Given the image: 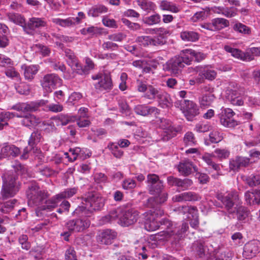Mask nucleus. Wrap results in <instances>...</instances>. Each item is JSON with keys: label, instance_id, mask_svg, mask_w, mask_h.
<instances>
[{"label": "nucleus", "instance_id": "c756f323", "mask_svg": "<svg viewBox=\"0 0 260 260\" xmlns=\"http://www.w3.org/2000/svg\"><path fill=\"white\" fill-rule=\"evenodd\" d=\"M20 153L19 149L13 145L7 144L1 149V158L9 156L16 157Z\"/></svg>", "mask_w": 260, "mask_h": 260}, {"label": "nucleus", "instance_id": "052dcab7", "mask_svg": "<svg viewBox=\"0 0 260 260\" xmlns=\"http://www.w3.org/2000/svg\"><path fill=\"white\" fill-rule=\"evenodd\" d=\"M57 126L61 124V125H67L70 121H72L71 119L68 115H59L57 117L53 118Z\"/></svg>", "mask_w": 260, "mask_h": 260}, {"label": "nucleus", "instance_id": "f3484780", "mask_svg": "<svg viewBox=\"0 0 260 260\" xmlns=\"http://www.w3.org/2000/svg\"><path fill=\"white\" fill-rule=\"evenodd\" d=\"M147 183L149 192L151 194L158 193L160 189H164L163 182L160 180L158 175L150 174L147 175Z\"/></svg>", "mask_w": 260, "mask_h": 260}, {"label": "nucleus", "instance_id": "dca6fc26", "mask_svg": "<svg viewBox=\"0 0 260 260\" xmlns=\"http://www.w3.org/2000/svg\"><path fill=\"white\" fill-rule=\"evenodd\" d=\"M47 22L44 18L32 17L28 19L24 27V31L29 35H33L36 28L46 26Z\"/></svg>", "mask_w": 260, "mask_h": 260}, {"label": "nucleus", "instance_id": "0e129e2a", "mask_svg": "<svg viewBox=\"0 0 260 260\" xmlns=\"http://www.w3.org/2000/svg\"><path fill=\"white\" fill-rule=\"evenodd\" d=\"M122 186L124 189H132L136 187V183L133 179L128 178L122 181Z\"/></svg>", "mask_w": 260, "mask_h": 260}, {"label": "nucleus", "instance_id": "20e7f679", "mask_svg": "<svg viewBox=\"0 0 260 260\" xmlns=\"http://www.w3.org/2000/svg\"><path fill=\"white\" fill-rule=\"evenodd\" d=\"M12 109L21 111L22 113L17 114L16 117L21 118V124L26 127L31 128L41 124V119L34 115L29 113H25V112L35 111L36 108L30 104L26 103H18L14 105Z\"/></svg>", "mask_w": 260, "mask_h": 260}, {"label": "nucleus", "instance_id": "3c124183", "mask_svg": "<svg viewBox=\"0 0 260 260\" xmlns=\"http://www.w3.org/2000/svg\"><path fill=\"white\" fill-rule=\"evenodd\" d=\"M53 119L41 122V126L43 127V129L47 133H50L56 129V124Z\"/></svg>", "mask_w": 260, "mask_h": 260}, {"label": "nucleus", "instance_id": "603ef678", "mask_svg": "<svg viewBox=\"0 0 260 260\" xmlns=\"http://www.w3.org/2000/svg\"><path fill=\"white\" fill-rule=\"evenodd\" d=\"M248 214L249 212L244 207L240 206L237 210V219L239 221L245 222Z\"/></svg>", "mask_w": 260, "mask_h": 260}, {"label": "nucleus", "instance_id": "9d476101", "mask_svg": "<svg viewBox=\"0 0 260 260\" xmlns=\"http://www.w3.org/2000/svg\"><path fill=\"white\" fill-rule=\"evenodd\" d=\"M194 71L199 74L196 78V82L199 84L204 82L205 80L213 81L217 77V72L211 65L197 66Z\"/></svg>", "mask_w": 260, "mask_h": 260}, {"label": "nucleus", "instance_id": "4be33fe9", "mask_svg": "<svg viewBox=\"0 0 260 260\" xmlns=\"http://www.w3.org/2000/svg\"><path fill=\"white\" fill-rule=\"evenodd\" d=\"M117 237V233L110 229L104 230L98 237L97 240L101 244H111Z\"/></svg>", "mask_w": 260, "mask_h": 260}, {"label": "nucleus", "instance_id": "e433bc0d", "mask_svg": "<svg viewBox=\"0 0 260 260\" xmlns=\"http://www.w3.org/2000/svg\"><path fill=\"white\" fill-rule=\"evenodd\" d=\"M152 209L145 212L143 215L145 217L148 216L151 219L157 220V219L164 215V211L159 207L154 205V208H151Z\"/></svg>", "mask_w": 260, "mask_h": 260}, {"label": "nucleus", "instance_id": "338daca9", "mask_svg": "<svg viewBox=\"0 0 260 260\" xmlns=\"http://www.w3.org/2000/svg\"><path fill=\"white\" fill-rule=\"evenodd\" d=\"M66 260H78L76 252L74 248L70 247L65 252Z\"/></svg>", "mask_w": 260, "mask_h": 260}, {"label": "nucleus", "instance_id": "58836bf2", "mask_svg": "<svg viewBox=\"0 0 260 260\" xmlns=\"http://www.w3.org/2000/svg\"><path fill=\"white\" fill-rule=\"evenodd\" d=\"M215 99L213 94L210 93L203 94L199 98V102L201 107H206L211 105Z\"/></svg>", "mask_w": 260, "mask_h": 260}, {"label": "nucleus", "instance_id": "412c9836", "mask_svg": "<svg viewBox=\"0 0 260 260\" xmlns=\"http://www.w3.org/2000/svg\"><path fill=\"white\" fill-rule=\"evenodd\" d=\"M184 65L182 62V59L178 56L170 59L165 66V69L170 71L172 74H177L178 72L183 67Z\"/></svg>", "mask_w": 260, "mask_h": 260}, {"label": "nucleus", "instance_id": "c85d7f7f", "mask_svg": "<svg viewBox=\"0 0 260 260\" xmlns=\"http://www.w3.org/2000/svg\"><path fill=\"white\" fill-rule=\"evenodd\" d=\"M178 171L184 176H188L192 172H197V168L189 160H184L179 163L178 166Z\"/></svg>", "mask_w": 260, "mask_h": 260}, {"label": "nucleus", "instance_id": "37998d69", "mask_svg": "<svg viewBox=\"0 0 260 260\" xmlns=\"http://www.w3.org/2000/svg\"><path fill=\"white\" fill-rule=\"evenodd\" d=\"M156 99L161 107L165 108L168 107L170 98L167 93L161 90Z\"/></svg>", "mask_w": 260, "mask_h": 260}, {"label": "nucleus", "instance_id": "2eb2a0df", "mask_svg": "<svg viewBox=\"0 0 260 260\" xmlns=\"http://www.w3.org/2000/svg\"><path fill=\"white\" fill-rule=\"evenodd\" d=\"M61 80L55 74L44 76L42 81V86L46 92H50L52 89L61 84Z\"/></svg>", "mask_w": 260, "mask_h": 260}, {"label": "nucleus", "instance_id": "a878e982", "mask_svg": "<svg viewBox=\"0 0 260 260\" xmlns=\"http://www.w3.org/2000/svg\"><path fill=\"white\" fill-rule=\"evenodd\" d=\"M135 113L140 115L146 116L154 114L155 115L159 113V110L155 107L148 106L145 105H138L135 107Z\"/></svg>", "mask_w": 260, "mask_h": 260}, {"label": "nucleus", "instance_id": "7c9ffc66", "mask_svg": "<svg viewBox=\"0 0 260 260\" xmlns=\"http://www.w3.org/2000/svg\"><path fill=\"white\" fill-rule=\"evenodd\" d=\"M64 52L67 57V63L71 68L75 71L77 70L81 69V64L79 63L73 51L70 49H66Z\"/></svg>", "mask_w": 260, "mask_h": 260}, {"label": "nucleus", "instance_id": "7ed1b4c3", "mask_svg": "<svg viewBox=\"0 0 260 260\" xmlns=\"http://www.w3.org/2000/svg\"><path fill=\"white\" fill-rule=\"evenodd\" d=\"M139 212L134 208H122L111 211L102 218V223L105 224L119 218L118 223L128 226L136 223L139 218Z\"/></svg>", "mask_w": 260, "mask_h": 260}, {"label": "nucleus", "instance_id": "5701e85b", "mask_svg": "<svg viewBox=\"0 0 260 260\" xmlns=\"http://www.w3.org/2000/svg\"><path fill=\"white\" fill-rule=\"evenodd\" d=\"M224 49L226 52L230 53L234 57L243 61H250L253 59V56L248 52H243L241 50L234 48L229 45H225Z\"/></svg>", "mask_w": 260, "mask_h": 260}, {"label": "nucleus", "instance_id": "393cba45", "mask_svg": "<svg viewBox=\"0 0 260 260\" xmlns=\"http://www.w3.org/2000/svg\"><path fill=\"white\" fill-rule=\"evenodd\" d=\"M167 182L170 185L176 186L183 190L187 189L192 184V181L191 179L185 178L182 180L173 176L168 177Z\"/></svg>", "mask_w": 260, "mask_h": 260}, {"label": "nucleus", "instance_id": "864d4df0", "mask_svg": "<svg viewBox=\"0 0 260 260\" xmlns=\"http://www.w3.org/2000/svg\"><path fill=\"white\" fill-rule=\"evenodd\" d=\"M183 142L187 146H194L197 143L194 134L190 132H188L185 134Z\"/></svg>", "mask_w": 260, "mask_h": 260}, {"label": "nucleus", "instance_id": "e2e57ef3", "mask_svg": "<svg viewBox=\"0 0 260 260\" xmlns=\"http://www.w3.org/2000/svg\"><path fill=\"white\" fill-rule=\"evenodd\" d=\"M34 48L37 52H40L44 56L49 55L50 53V50L48 47L41 44L35 45Z\"/></svg>", "mask_w": 260, "mask_h": 260}, {"label": "nucleus", "instance_id": "bb28decb", "mask_svg": "<svg viewBox=\"0 0 260 260\" xmlns=\"http://www.w3.org/2000/svg\"><path fill=\"white\" fill-rule=\"evenodd\" d=\"M153 195L155 196L148 199V206L150 208H154V205L157 206L164 203L168 199V193L163 189H160L159 192L155 193Z\"/></svg>", "mask_w": 260, "mask_h": 260}, {"label": "nucleus", "instance_id": "ddd939ff", "mask_svg": "<svg viewBox=\"0 0 260 260\" xmlns=\"http://www.w3.org/2000/svg\"><path fill=\"white\" fill-rule=\"evenodd\" d=\"M177 210L180 214H188L187 218L190 220V224L192 228H197L198 226L199 223L198 213L196 207L180 206Z\"/></svg>", "mask_w": 260, "mask_h": 260}, {"label": "nucleus", "instance_id": "473e14b6", "mask_svg": "<svg viewBox=\"0 0 260 260\" xmlns=\"http://www.w3.org/2000/svg\"><path fill=\"white\" fill-rule=\"evenodd\" d=\"M22 69L24 71L23 74L25 79L31 80L37 73L39 70V66L37 65L26 66L24 64L22 66Z\"/></svg>", "mask_w": 260, "mask_h": 260}, {"label": "nucleus", "instance_id": "1a4fd4ad", "mask_svg": "<svg viewBox=\"0 0 260 260\" xmlns=\"http://www.w3.org/2000/svg\"><path fill=\"white\" fill-rule=\"evenodd\" d=\"M175 105L176 107H180L188 121H192L199 114L198 106L192 101L183 100L175 102Z\"/></svg>", "mask_w": 260, "mask_h": 260}, {"label": "nucleus", "instance_id": "c03bdc74", "mask_svg": "<svg viewBox=\"0 0 260 260\" xmlns=\"http://www.w3.org/2000/svg\"><path fill=\"white\" fill-rule=\"evenodd\" d=\"M136 3L142 9L146 11L154 10L155 7V4L149 0H136Z\"/></svg>", "mask_w": 260, "mask_h": 260}, {"label": "nucleus", "instance_id": "09e8293b", "mask_svg": "<svg viewBox=\"0 0 260 260\" xmlns=\"http://www.w3.org/2000/svg\"><path fill=\"white\" fill-rule=\"evenodd\" d=\"M16 200L13 199L6 203L0 204V211L3 213H8L10 212L14 207V205L16 203Z\"/></svg>", "mask_w": 260, "mask_h": 260}, {"label": "nucleus", "instance_id": "a19ab883", "mask_svg": "<svg viewBox=\"0 0 260 260\" xmlns=\"http://www.w3.org/2000/svg\"><path fill=\"white\" fill-rule=\"evenodd\" d=\"M52 21L62 27H71L75 25L74 17H69L64 19L55 18H53Z\"/></svg>", "mask_w": 260, "mask_h": 260}, {"label": "nucleus", "instance_id": "f8f14e48", "mask_svg": "<svg viewBox=\"0 0 260 260\" xmlns=\"http://www.w3.org/2000/svg\"><path fill=\"white\" fill-rule=\"evenodd\" d=\"M216 198L222 202L230 213L234 212L233 209L234 205V201L239 199L238 193L235 191H229L225 194L218 193L216 195Z\"/></svg>", "mask_w": 260, "mask_h": 260}, {"label": "nucleus", "instance_id": "c9c22d12", "mask_svg": "<svg viewBox=\"0 0 260 260\" xmlns=\"http://www.w3.org/2000/svg\"><path fill=\"white\" fill-rule=\"evenodd\" d=\"M180 37L184 41L196 42L199 40V35L195 31L185 30L180 33Z\"/></svg>", "mask_w": 260, "mask_h": 260}, {"label": "nucleus", "instance_id": "0eeeda50", "mask_svg": "<svg viewBox=\"0 0 260 260\" xmlns=\"http://www.w3.org/2000/svg\"><path fill=\"white\" fill-rule=\"evenodd\" d=\"M79 218L69 220L66 224L69 232H64L61 235L68 237L71 232H82L88 229L90 225L89 217L78 216Z\"/></svg>", "mask_w": 260, "mask_h": 260}, {"label": "nucleus", "instance_id": "de8ad7c7", "mask_svg": "<svg viewBox=\"0 0 260 260\" xmlns=\"http://www.w3.org/2000/svg\"><path fill=\"white\" fill-rule=\"evenodd\" d=\"M77 188L73 187L67 188L63 191L57 194V198H59L60 200L65 198H70L75 194L77 192Z\"/></svg>", "mask_w": 260, "mask_h": 260}, {"label": "nucleus", "instance_id": "aec40b11", "mask_svg": "<svg viewBox=\"0 0 260 260\" xmlns=\"http://www.w3.org/2000/svg\"><path fill=\"white\" fill-rule=\"evenodd\" d=\"M234 115L233 111L229 108L224 110L220 115V123L225 127H234L238 125V121L232 118Z\"/></svg>", "mask_w": 260, "mask_h": 260}, {"label": "nucleus", "instance_id": "4c0bfd02", "mask_svg": "<svg viewBox=\"0 0 260 260\" xmlns=\"http://www.w3.org/2000/svg\"><path fill=\"white\" fill-rule=\"evenodd\" d=\"M160 126L165 130V133L169 135V138L174 137L176 135V131L172 126L170 121L165 119H161Z\"/></svg>", "mask_w": 260, "mask_h": 260}, {"label": "nucleus", "instance_id": "ea45409f", "mask_svg": "<svg viewBox=\"0 0 260 260\" xmlns=\"http://www.w3.org/2000/svg\"><path fill=\"white\" fill-rule=\"evenodd\" d=\"M193 53L192 49H185L182 50L178 56L181 58L184 64H190L193 59Z\"/></svg>", "mask_w": 260, "mask_h": 260}, {"label": "nucleus", "instance_id": "6e6552de", "mask_svg": "<svg viewBox=\"0 0 260 260\" xmlns=\"http://www.w3.org/2000/svg\"><path fill=\"white\" fill-rule=\"evenodd\" d=\"M228 98L231 104L234 106H242L244 100H246L250 106L258 105L259 104L258 99L244 96V90L243 88L232 89Z\"/></svg>", "mask_w": 260, "mask_h": 260}, {"label": "nucleus", "instance_id": "9b49d317", "mask_svg": "<svg viewBox=\"0 0 260 260\" xmlns=\"http://www.w3.org/2000/svg\"><path fill=\"white\" fill-rule=\"evenodd\" d=\"M91 78L98 81L94 84L98 92L109 91L113 88V83L110 75L108 73H99L93 75Z\"/></svg>", "mask_w": 260, "mask_h": 260}, {"label": "nucleus", "instance_id": "4468645a", "mask_svg": "<svg viewBox=\"0 0 260 260\" xmlns=\"http://www.w3.org/2000/svg\"><path fill=\"white\" fill-rule=\"evenodd\" d=\"M137 89L139 92H144V97L154 100L157 98L161 90L151 85H146L142 81H138Z\"/></svg>", "mask_w": 260, "mask_h": 260}, {"label": "nucleus", "instance_id": "b1692460", "mask_svg": "<svg viewBox=\"0 0 260 260\" xmlns=\"http://www.w3.org/2000/svg\"><path fill=\"white\" fill-rule=\"evenodd\" d=\"M61 201L59 198H57V194L52 197L50 199L46 201L44 205L39 206L36 210V215L38 217L41 216V211L48 210L51 211L56 207L58 203Z\"/></svg>", "mask_w": 260, "mask_h": 260}, {"label": "nucleus", "instance_id": "13d9d810", "mask_svg": "<svg viewBox=\"0 0 260 260\" xmlns=\"http://www.w3.org/2000/svg\"><path fill=\"white\" fill-rule=\"evenodd\" d=\"M42 139L41 133L39 131L34 132L30 135L28 141V145L33 147V146L40 142Z\"/></svg>", "mask_w": 260, "mask_h": 260}, {"label": "nucleus", "instance_id": "4d7b16f0", "mask_svg": "<svg viewBox=\"0 0 260 260\" xmlns=\"http://www.w3.org/2000/svg\"><path fill=\"white\" fill-rule=\"evenodd\" d=\"M160 20V16L158 14H155L146 17L144 20V22L149 25H152L159 23Z\"/></svg>", "mask_w": 260, "mask_h": 260}, {"label": "nucleus", "instance_id": "2f4dec72", "mask_svg": "<svg viewBox=\"0 0 260 260\" xmlns=\"http://www.w3.org/2000/svg\"><path fill=\"white\" fill-rule=\"evenodd\" d=\"M245 198L246 203L250 205H258L260 204V191L256 189L248 191L245 194Z\"/></svg>", "mask_w": 260, "mask_h": 260}, {"label": "nucleus", "instance_id": "72a5a7b5", "mask_svg": "<svg viewBox=\"0 0 260 260\" xmlns=\"http://www.w3.org/2000/svg\"><path fill=\"white\" fill-rule=\"evenodd\" d=\"M8 19L14 23L19 25L23 27L26 25L25 19L23 16L18 13H8L7 14Z\"/></svg>", "mask_w": 260, "mask_h": 260}, {"label": "nucleus", "instance_id": "5fc2aeb1", "mask_svg": "<svg viewBox=\"0 0 260 260\" xmlns=\"http://www.w3.org/2000/svg\"><path fill=\"white\" fill-rule=\"evenodd\" d=\"M233 29L236 31L244 35H249L251 33V30L249 27L240 22L235 24Z\"/></svg>", "mask_w": 260, "mask_h": 260}, {"label": "nucleus", "instance_id": "f03ea898", "mask_svg": "<svg viewBox=\"0 0 260 260\" xmlns=\"http://www.w3.org/2000/svg\"><path fill=\"white\" fill-rule=\"evenodd\" d=\"M105 199L100 194L95 192H88L82 197L81 204L73 212L76 216L90 217L94 211L103 207Z\"/></svg>", "mask_w": 260, "mask_h": 260}, {"label": "nucleus", "instance_id": "cd10ccee", "mask_svg": "<svg viewBox=\"0 0 260 260\" xmlns=\"http://www.w3.org/2000/svg\"><path fill=\"white\" fill-rule=\"evenodd\" d=\"M249 164L248 158L237 156L230 161V169L233 171L238 170L240 167H245Z\"/></svg>", "mask_w": 260, "mask_h": 260}, {"label": "nucleus", "instance_id": "79ce46f5", "mask_svg": "<svg viewBox=\"0 0 260 260\" xmlns=\"http://www.w3.org/2000/svg\"><path fill=\"white\" fill-rule=\"evenodd\" d=\"M160 8L162 10L169 11L173 13L179 11V8L172 2L167 1H162L160 3Z\"/></svg>", "mask_w": 260, "mask_h": 260}, {"label": "nucleus", "instance_id": "423d86ee", "mask_svg": "<svg viewBox=\"0 0 260 260\" xmlns=\"http://www.w3.org/2000/svg\"><path fill=\"white\" fill-rule=\"evenodd\" d=\"M28 205L30 207L39 206L47 198V192L41 190L35 182L31 183L26 190Z\"/></svg>", "mask_w": 260, "mask_h": 260}, {"label": "nucleus", "instance_id": "69168bd1", "mask_svg": "<svg viewBox=\"0 0 260 260\" xmlns=\"http://www.w3.org/2000/svg\"><path fill=\"white\" fill-rule=\"evenodd\" d=\"M46 108L49 111L54 113L61 112L63 109L62 105L60 104L59 102H57L56 104H49Z\"/></svg>", "mask_w": 260, "mask_h": 260}, {"label": "nucleus", "instance_id": "bf43d9fd", "mask_svg": "<svg viewBox=\"0 0 260 260\" xmlns=\"http://www.w3.org/2000/svg\"><path fill=\"white\" fill-rule=\"evenodd\" d=\"M214 156L219 159H226L230 155V151L226 149H216L214 151Z\"/></svg>", "mask_w": 260, "mask_h": 260}, {"label": "nucleus", "instance_id": "39448f33", "mask_svg": "<svg viewBox=\"0 0 260 260\" xmlns=\"http://www.w3.org/2000/svg\"><path fill=\"white\" fill-rule=\"evenodd\" d=\"M16 178V175L12 171H8L3 176V184L1 195L3 200L14 197L18 191Z\"/></svg>", "mask_w": 260, "mask_h": 260}, {"label": "nucleus", "instance_id": "a211bd4d", "mask_svg": "<svg viewBox=\"0 0 260 260\" xmlns=\"http://www.w3.org/2000/svg\"><path fill=\"white\" fill-rule=\"evenodd\" d=\"M229 21L224 18H216L211 20L209 23L201 25V27L211 31L220 30L229 26Z\"/></svg>", "mask_w": 260, "mask_h": 260}, {"label": "nucleus", "instance_id": "8fccbe9b", "mask_svg": "<svg viewBox=\"0 0 260 260\" xmlns=\"http://www.w3.org/2000/svg\"><path fill=\"white\" fill-rule=\"evenodd\" d=\"M192 248L200 257H202L205 255V248L204 244L202 241L194 242L192 245Z\"/></svg>", "mask_w": 260, "mask_h": 260}, {"label": "nucleus", "instance_id": "774afa93", "mask_svg": "<svg viewBox=\"0 0 260 260\" xmlns=\"http://www.w3.org/2000/svg\"><path fill=\"white\" fill-rule=\"evenodd\" d=\"M19 242L23 249L28 250L30 247V244L28 242V237L25 235H22L19 237Z\"/></svg>", "mask_w": 260, "mask_h": 260}, {"label": "nucleus", "instance_id": "6ab92c4d", "mask_svg": "<svg viewBox=\"0 0 260 260\" xmlns=\"http://www.w3.org/2000/svg\"><path fill=\"white\" fill-rule=\"evenodd\" d=\"M260 251V242L252 240L247 243L243 248V255L246 258H251Z\"/></svg>", "mask_w": 260, "mask_h": 260}, {"label": "nucleus", "instance_id": "a18cd8bd", "mask_svg": "<svg viewBox=\"0 0 260 260\" xmlns=\"http://www.w3.org/2000/svg\"><path fill=\"white\" fill-rule=\"evenodd\" d=\"M213 157H215L214 154L205 153L202 156V159L208 166H211L214 170L218 171L220 170V167L218 164L213 161Z\"/></svg>", "mask_w": 260, "mask_h": 260}, {"label": "nucleus", "instance_id": "f704fd0d", "mask_svg": "<svg viewBox=\"0 0 260 260\" xmlns=\"http://www.w3.org/2000/svg\"><path fill=\"white\" fill-rule=\"evenodd\" d=\"M108 11V8L102 5H98L93 6L88 11V15L89 16L96 17L100 15L106 13Z\"/></svg>", "mask_w": 260, "mask_h": 260}, {"label": "nucleus", "instance_id": "680f3d73", "mask_svg": "<svg viewBox=\"0 0 260 260\" xmlns=\"http://www.w3.org/2000/svg\"><path fill=\"white\" fill-rule=\"evenodd\" d=\"M246 182L249 186H257L260 184V177L258 175H251L246 179Z\"/></svg>", "mask_w": 260, "mask_h": 260}, {"label": "nucleus", "instance_id": "f257e3e1", "mask_svg": "<svg viewBox=\"0 0 260 260\" xmlns=\"http://www.w3.org/2000/svg\"><path fill=\"white\" fill-rule=\"evenodd\" d=\"M146 221L144 224V228L146 230L152 232L157 230L160 225H166L167 230L159 232L155 235V240H167L168 239L174 237L175 240H178L182 237L183 234L187 231L188 229L187 223L184 222L182 223L180 229L178 228L170 227L172 226L170 221L167 219H162L160 221L151 219L150 217L146 216Z\"/></svg>", "mask_w": 260, "mask_h": 260}, {"label": "nucleus", "instance_id": "49530a36", "mask_svg": "<svg viewBox=\"0 0 260 260\" xmlns=\"http://www.w3.org/2000/svg\"><path fill=\"white\" fill-rule=\"evenodd\" d=\"M85 60V65L84 68L83 69L81 66V69L77 70L76 71L79 74H87L89 70L93 69L94 67V64L90 58L86 57Z\"/></svg>", "mask_w": 260, "mask_h": 260}, {"label": "nucleus", "instance_id": "6e6d98bb", "mask_svg": "<svg viewBox=\"0 0 260 260\" xmlns=\"http://www.w3.org/2000/svg\"><path fill=\"white\" fill-rule=\"evenodd\" d=\"M209 139L212 143H217L222 140V134L220 131L214 129L210 133Z\"/></svg>", "mask_w": 260, "mask_h": 260}]
</instances>
